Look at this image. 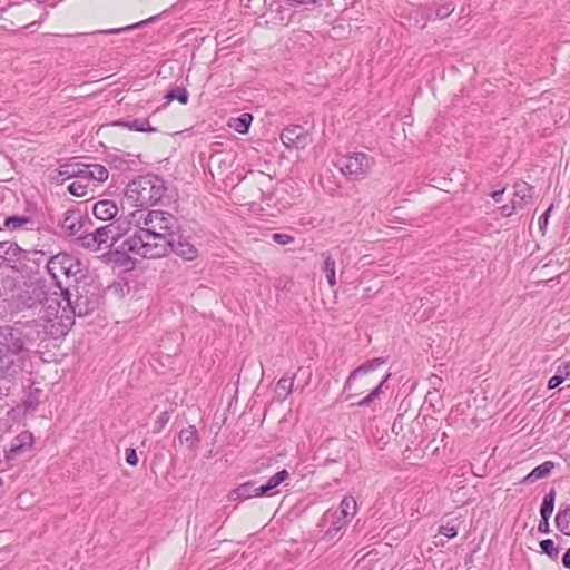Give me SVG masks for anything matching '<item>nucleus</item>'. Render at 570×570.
<instances>
[{
  "instance_id": "1",
  "label": "nucleus",
  "mask_w": 570,
  "mask_h": 570,
  "mask_svg": "<svg viewBox=\"0 0 570 570\" xmlns=\"http://www.w3.org/2000/svg\"><path fill=\"white\" fill-rule=\"evenodd\" d=\"M122 224L127 230L119 249L148 259L169 254L174 232L178 229L176 217L158 209H136L122 218Z\"/></svg>"
},
{
  "instance_id": "2",
  "label": "nucleus",
  "mask_w": 570,
  "mask_h": 570,
  "mask_svg": "<svg viewBox=\"0 0 570 570\" xmlns=\"http://www.w3.org/2000/svg\"><path fill=\"white\" fill-rule=\"evenodd\" d=\"M163 180L155 175L139 176L127 184L125 196L139 207L157 204L164 196Z\"/></svg>"
},
{
  "instance_id": "3",
  "label": "nucleus",
  "mask_w": 570,
  "mask_h": 570,
  "mask_svg": "<svg viewBox=\"0 0 570 570\" xmlns=\"http://www.w3.org/2000/svg\"><path fill=\"white\" fill-rule=\"evenodd\" d=\"M122 218L116 223L97 228L94 233L86 234L77 239L79 246L91 252L100 250L104 247L111 246L121 237H126Z\"/></svg>"
},
{
  "instance_id": "4",
  "label": "nucleus",
  "mask_w": 570,
  "mask_h": 570,
  "mask_svg": "<svg viewBox=\"0 0 570 570\" xmlns=\"http://www.w3.org/2000/svg\"><path fill=\"white\" fill-rule=\"evenodd\" d=\"M334 165L348 179L360 180L367 176L374 160L367 154L357 151L340 156Z\"/></svg>"
},
{
  "instance_id": "5",
  "label": "nucleus",
  "mask_w": 570,
  "mask_h": 570,
  "mask_svg": "<svg viewBox=\"0 0 570 570\" xmlns=\"http://www.w3.org/2000/svg\"><path fill=\"white\" fill-rule=\"evenodd\" d=\"M72 293L69 288L62 289L61 296L66 306L63 312L69 309L70 313L78 316L87 315L94 307L88 296L79 293L78 288Z\"/></svg>"
},
{
  "instance_id": "6",
  "label": "nucleus",
  "mask_w": 570,
  "mask_h": 570,
  "mask_svg": "<svg viewBox=\"0 0 570 570\" xmlns=\"http://www.w3.org/2000/svg\"><path fill=\"white\" fill-rule=\"evenodd\" d=\"M281 140L287 149L305 148L311 142L308 132L298 125L285 128L281 134Z\"/></svg>"
},
{
  "instance_id": "7",
  "label": "nucleus",
  "mask_w": 570,
  "mask_h": 570,
  "mask_svg": "<svg viewBox=\"0 0 570 570\" xmlns=\"http://www.w3.org/2000/svg\"><path fill=\"white\" fill-rule=\"evenodd\" d=\"M23 366V356L7 352L0 347V376L11 377L21 371Z\"/></svg>"
},
{
  "instance_id": "8",
  "label": "nucleus",
  "mask_w": 570,
  "mask_h": 570,
  "mask_svg": "<svg viewBox=\"0 0 570 570\" xmlns=\"http://www.w3.org/2000/svg\"><path fill=\"white\" fill-rule=\"evenodd\" d=\"M26 257L23 250L17 243L11 240L0 242V266L21 262Z\"/></svg>"
},
{
  "instance_id": "9",
  "label": "nucleus",
  "mask_w": 570,
  "mask_h": 570,
  "mask_svg": "<svg viewBox=\"0 0 570 570\" xmlns=\"http://www.w3.org/2000/svg\"><path fill=\"white\" fill-rule=\"evenodd\" d=\"M357 511L356 500L353 497H345L340 503L338 510L333 514V521L342 522L345 527Z\"/></svg>"
},
{
  "instance_id": "10",
  "label": "nucleus",
  "mask_w": 570,
  "mask_h": 570,
  "mask_svg": "<svg viewBox=\"0 0 570 570\" xmlns=\"http://www.w3.org/2000/svg\"><path fill=\"white\" fill-rule=\"evenodd\" d=\"M170 252H174L188 261L194 259L197 255V249L195 248V246L189 240L181 238V236L177 234V229L174 232L173 235V242L170 245L169 253Z\"/></svg>"
},
{
  "instance_id": "11",
  "label": "nucleus",
  "mask_w": 570,
  "mask_h": 570,
  "mask_svg": "<svg viewBox=\"0 0 570 570\" xmlns=\"http://www.w3.org/2000/svg\"><path fill=\"white\" fill-rule=\"evenodd\" d=\"M24 344L26 342L22 332L18 328H12L4 336V341L0 342V347H4L9 353L22 355Z\"/></svg>"
},
{
  "instance_id": "12",
  "label": "nucleus",
  "mask_w": 570,
  "mask_h": 570,
  "mask_svg": "<svg viewBox=\"0 0 570 570\" xmlns=\"http://www.w3.org/2000/svg\"><path fill=\"white\" fill-rule=\"evenodd\" d=\"M119 209L117 204L110 199H101L94 204L92 213L100 220H109L117 216Z\"/></svg>"
},
{
  "instance_id": "13",
  "label": "nucleus",
  "mask_w": 570,
  "mask_h": 570,
  "mask_svg": "<svg viewBox=\"0 0 570 570\" xmlns=\"http://www.w3.org/2000/svg\"><path fill=\"white\" fill-rule=\"evenodd\" d=\"M61 259H62V276H66L67 278H75L77 279L80 275H82V268L81 263L78 258L75 256L61 253Z\"/></svg>"
},
{
  "instance_id": "14",
  "label": "nucleus",
  "mask_w": 570,
  "mask_h": 570,
  "mask_svg": "<svg viewBox=\"0 0 570 570\" xmlns=\"http://www.w3.org/2000/svg\"><path fill=\"white\" fill-rule=\"evenodd\" d=\"M383 363H384V360L381 358V357H376V358H373V360H370V361L363 363L361 366H358L353 372H351V374L348 375V377H347V380L345 382L344 390H351L353 381L357 376L366 374V373H368L371 371L376 370Z\"/></svg>"
},
{
  "instance_id": "15",
  "label": "nucleus",
  "mask_w": 570,
  "mask_h": 570,
  "mask_svg": "<svg viewBox=\"0 0 570 570\" xmlns=\"http://www.w3.org/2000/svg\"><path fill=\"white\" fill-rule=\"evenodd\" d=\"M82 168H83V166H81L79 164H63V165L59 166L53 178L61 183H63L66 179L73 178V177L83 179L82 178V175H83Z\"/></svg>"
},
{
  "instance_id": "16",
  "label": "nucleus",
  "mask_w": 570,
  "mask_h": 570,
  "mask_svg": "<svg viewBox=\"0 0 570 570\" xmlns=\"http://www.w3.org/2000/svg\"><path fill=\"white\" fill-rule=\"evenodd\" d=\"M62 229H65L69 235H75L82 227V217L77 210H68L65 213L62 223Z\"/></svg>"
},
{
  "instance_id": "17",
  "label": "nucleus",
  "mask_w": 570,
  "mask_h": 570,
  "mask_svg": "<svg viewBox=\"0 0 570 570\" xmlns=\"http://www.w3.org/2000/svg\"><path fill=\"white\" fill-rule=\"evenodd\" d=\"M82 170V178L86 179V181L96 180L98 183H104L109 176L107 168L98 164L83 166Z\"/></svg>"
},
{
  "instance_id": "18",
  "label": "nucleus",
  "mask_w": 570,
  "mask_h": 570,
  "mask_svg": "<svg viewBox=\"0 0 570 570\" xmlns=\"http://www.w3.org/2000/svg\"><path fill=\"white\" fill-rule=\"evenodd\" d=\"M553 468L554 463L552 461H544L542 464L538 465L530 473H528L522 479L521 483H533L540 479L548 478Z\"/></svg>"
},
{
  "instance_id": "19",
  "label": "nucleus",
  "mask_w": 570,
  "mask_h": 570,
  "mask_svg": "<svg viewBox=\"0 0 570 570\" xmlns=\"http://www.w3.org/2000/svg\"><path fill=\"white\" fill-rule=\"evenodd\" d=\"M288 476H289V473L287 472V470H282V471L277 472L276 474L271 476L265 484L257 487L255 489V495L262 497V495L268 494L269 491H272L273 489L278 487Z\"/></svg>"
},
{
  "instance_id": "20",
  "label": "nucleus",
  "mask_w": 570,
  "mask_h": 570,
  "mask_svg": "<svg viewBox=\"0 0 570 570\" xmlns=\"http://www.w3.org/2000/svg\"><path fill=\"white\" fill-rule=\"evenodd\" d=\"M112 126L128 128L134 131L156 132L157 129L151 127L148 119H134L130 121L117 120Z\"/></svg>"
},
{
  "instance_id": "21",
  "label": "nucleus",
  "mask_w": 570,
  "mask_h": 570,
  "mask_svg": "<svg viewBox=\"0 0 570 570\" xmlns=\"http://www.w3.org/2000/svg\"><path fill=\"white\" fill-rule=\"evenodd\" d=\"M33 445V435L29 431L21 432L16 439L10 450V456L13 458Z\"/></svg>"
},
{
  "instance_id": "22",
  "label": "nucleus",
  "mask_w": 570,
  "mask_h": 570,
  "mask_svg": "<svg viewBox=\"0 0 570 570\" xmlns=\"http://www.w3.org/2000/svg\"><path fill=\"white\" fill-rule=\"evenodd\" d=\"M256 488L257 487H255L254 482H245V483L240 484L239 487H237L236 489L230 491L229 499L233 501H236V500H244V499H248L252 497H256L255 495Z\"/></svg>"
},
{
  "instance_id": "23",
  "label": "nucleus",
  "mask_w": 570,
  "mask_h": 570,
  "mask_svg": "<svg viewBox=\"0 0 570 570\" xmlns=\"http://www.w3.org/2000/svg\"><path fill=\"white\" fill-rule=\"evenodd\" d=\"M178 440L181 444H185L187 449H194L199 442V436L196 428L190 425L186 429H183L179 432Z\"/></svg>"
},
{
  "instance_id": "24",
  "label": "nucleus",
  "mask_w": 570,
  "mask_h": 570,
  "mask_svg": "<svg viewBox=\"0 0 570 570\" xmlns=\"http://www.w3.org/2000/svg\"><path fill=\"white\" fill-rule=\"evenodd\" d=\"M554 522L560 532L570 535V505L558 511Z\"/></svg>"
},
{
  "instance_id": "25",
  "label": "nucleus",
  "mask_w": 570,
  "mask_h": 570,
  "mask_svg": "<svg viewBox=\"0 0 570 570\" xmlns=\"http://www.w3.org/2000/svg\"><path fill=\"white\" fill-rule=\"evenodd\" d=\"M252 121L253 116L250 114L244 112L239 117L232 118L229 121V127L239 134H246Z\"/></svg>"
},
{
  "instance_id": "26",
  "label": "nucleus",
  "mask_w": 570,
  "mask_h": 570,
  "mask_svg": "<svg viewBox=\"0 0 570 570\" xmlns=\"http://www.w3.org/2000/svg\"><path fill=\"white\" fill-rule=\"evenodd\" d=\"M48 273L52 276L53 279L59 284V277L62 276V259L61 253L52 256L47 263Z\"/></svg>"
},
{
  "instance_id": "27",
  "label": "nucleus",
  "mask_w": 570,
  "mask_h": 570,
  "mask_svg": "<svg viewBox=\"0 0 570 570\" xmlns=\"http://www.w3.org/2000/svg\"><path fill=\"white\" fill-rule=\"evenodd\" d=\"M324 257V266L323 271L326 275L328 285L334 287L336 285V276H335V261L332 258L330 254H323Z\"/></svg>"
},
{
  "instance_id": "28",
  "label": "nucleus",
  "mask_w": 570,
  "mask_h": 570,
  "mask_svg": "<svg viewBox=\"0 0 570 570\" xmlns=\"http://www.w3.org/2000/svg\"><path fill=\"white\" fill-rule=\"evenodd\" d=\"M554 499H556L554 490H551L549 493H547L544 495L541 508H540L541 518L546 519V518L551 517V514L553 512V508H554Z\"/></svg>"
},
{
  "instance_id": "29",
  "label": "nucleus",
  "mask_w": 570,
  "mask_h": 570,
  "mask_svg": "<svg viewBox=\"0 0 570 570\" xmlns=\"http://www.w3.org/2000/svg\"><path fill=\"white\" fill-rule=\"evenodd\" d=\"M531 191L532 187L525 181L514 184V197L519 198L517 203H520V205L531 198Z\"/></svg>"
},
{
  "instance_id": "30",
  "label": "nucleus",
  "mask_w": 570,
  "mask_h": 570,
  "mask_svg": "<svg viewBox=\"0 0 570 570\" xmlns=\"http://www.w3.org/2000/svg\"><path fill=\"white\" fill-rule=\"evenodd\" d=\"M89 189V181H86V179L77 178V180L72 181L68 186V190L70 194L77 197H82L87 195Z\"/></svg>"
},
{
  "instance_id": "31",
  "label": "nucleus",
  "mask_w": 570,
  "mask_h": 570,
  "mask_svg": "<svg viewBox=\"0 0 570 570\" xmlns=\"http://www.w3.org/2000/svg\"><path fill=\"white\" fill-rule=\"evenodd\" d=\"M188 97H189L188 91L183 87H176V88L169 90L165 96V98L168 101L178 100L179 102H181L184 105L187 104Z\"/></svg>"
},
{
  "instance_id": "32",
  "label": "nucleus",
  "mask_w": 570,
  "mask_h": 570,
  "mask_svg": "<svg viewBox=\"0 0 570 570\" xmlns=\"http://www.w3.org/2000/svg\"><path fill=\"white\" fill-rule=\"evenodd\" d=\"M30 223V218L27 216H11L6 218L4 226L10 230H16Z\"/></svg>"
},
{
  "instance_id": "33",
  "label": "nucleus",
  "mask_w": 570,
  "mask_h": 570,
  "mask_svg": "<svg viewBox=\"0 0 570 570\" xmlns=\"http://www.w3.org/2000/svg\"><path fill=\"white\" fill-rule=\"evenodd\" d=\"M389 374L382 380V382L367 395L365 396L364 399L360 400L356 404L358 406H366L368 405L374 399H376L380 393L382 392V386L384 385V383L386 382V380L389 379Z\"/></svg>"
},
{
  "instance_id": "34",
  "label": "nucleus",
  "mask_w": 570,
  "mask_h": 570,
  "mask_svg": "<svg viewBox=\"0 0 570 570\" xmlns=\"http://www.w3.org/2000/svg\"><path fill=\"white\" fill-rule=\"evenodd\" d=\"M540 548L550 558L556 559L558 557L559 550H558V548L556 547L554 542L551 539L542 540L540 542Z\"/></svg>"
},
{
  "instance_id": "35",
  "label": "nucleus",
  "mask_w": 570,
  "mask_h": 570,
  "mask_svg": "<svg viewBox=\"0 0 570 570\" xmlns=\"http://www.w3.org/2000/svg\"><path fill=\"white\" fill-rule=\"evenodd\" d=\"M169 420H170L169 412H167V411L161 412L154 423L153 432L159 433L166 426V424L169 422Z\"/></svg>"
},
{
  "instance_id": "36",
  "label": "nucleus",
  "mask_w": 570,
  "mask_h": 570,
  "mask_svg": "<svg viewBox=\"0 0 570 570\" xmlns=\"http://www.w3.org/2000/svg\"><path fill=\"white\" fill-rule=\"evenodd\" d=\"M454 11V4L449 2L441 4L435 10V18L438 19H444L449 17Z\"/></svg>"
},
{
  "instance_id": "37",
  "label": "nucleus",
  "mask_w": 570,
  "mask_h": 570,
  "mask_svg": "<svg viewBox=\"0 0 570 570\" xmlns=\"http://www.w3.org/2000/svg\"><path fill=\"white\" fill-rule=\"evenodd\" d=\"M344 527H342V522H338V521H333L332 520V523L330 525V528L326 530L325 532V538L331 541L333 539H335V537L338 534V532L343 529Z\"/></svg>"
},
{
  "instance_id": "38",
  "label": "nucleus",
  "mask_w": 570,
  "mask_h": 570,
  "mask_svg": "<svg viewBox=\"0 0 570 570\" xmlns=\"http://www.w3.org/2000/svg\"><path fill=\"white\" fill-rule=\"evenodd\" d=\"M272 238L275 243H277L279 245H287L294 240L293 236H291L288 234H281V233L273 234Z\"/></svg>"
},
{
  "instance_id": "39",
  "label": "nucleus",
  "mask_w": 570,
  "mask_h": 570,
  "mask_svg": "<svg viewBox=\"0 0 570 570\" xmlns=\"http://www.w3.org/2000/svg\"><path fill=\"white\" fill-rule=\"evenodd\" d=\"M292 387H293V381L289 379L283 377L277 382V389L282 390L285 395H288L291 393Z\"/></svg>"
},
{
  "instance_id": "40",
  "label": "nucleus",
  "mask_w": 570,
  "mask_h": 570,
  "mask_svg": "<svg viewBox=\"0 0 570 570\" xmlns=\"http://www.w3.org/2000/svg\"><path fill=\"white\" fill-rule=\"evenodd\" d=\"M439 532L449 539H452L458 534L456 528L449 523L445 525H441Z\"/></svg>"
},
{
  "instance_id": "41",
  "label": "nucleus",
  "mask_w": 570,
  "mask_h": 570,
  "mask_svg": "<svg viewBox=\"0 0 570 570\" xmlns=\"http://www.w3.org/2000/svg\"><path fill=\"white\" fill-rule=\"evenodd\" d=\"M551 209H552V205L539 218V228L542 233L546 232V228L548 226Z\"/></svg>"
},
{
  "instance_id": "42",
  "label": "nucleus",
  "mask_w": 570,
  "mask_h": 570,
  "mask_svg": "<svg viewBox=\"0 0 570 570\" xmlns=\"http://www.w3.org/2000/svg\"><path fill=\"white\" fill-rule=\"evenodd\" d=\"M517 206H520V203H517V200H512L511 205H504L500 208L502 216L508 217L511 216L517 208Z\"/></svg>"
},
{
  "instance_id": "43",
  "label": "nucleus",
  "mask_w": 570,
  "mask_h": 570,
  "mask_svg": "<svg viewBox=\"0 0 570 570\" xmlns=\"http://www.w3.org/2000/svg\"><path fill=\"white\" fill-rule=\"evenodd\" d=\"M126 462L130 465H136L138 463V455L135 449L129 448L126 450Z\"/></svg>"
},
{
  "instance_id": "44",
  "label": "nucleus",
  "mask_w": 570,
  "mask_h": 570,
  "mask_svg": "<svg viewBox=\"0 0 570 570\" xmlns=\"http://www.w3.org/2000/svg\"><path fill=\"white\" fill-rule=\"evenodd\" d=\"M563 381H564V376L559 375V374H556V375H553V376L549 380V382H548V387H549V389H554V387H557L558 385H560Z\"/></svg>"
},
{
  "instance_id": "45",
  "label": "nucleus",
  "mask_w": 570,
  "mask_h": 570,
  "mask_svg": "<svg viewBox=\"0 0 570 570\" xmlns=\"http://www.w3.org/2000/svg\"><path fill=\"white\" fill-rule=\"evenodd\" d=\"M549 519L550 518H541L540 522H539V525H538V530L541 532V533H548L550 531L549 529Z\"/></svg>"
},
{
  "instance_id": "46",
  "label": "nucleus",
  "mask_w": 570,
  "mask_h": 570,
  "mask_svg": "<svg viewBox=\"0 0 570 570\" xmlns=\"http://www.w3.org/2000/svg\"><path fill=\"white\" fill-rule=\"evenodd\" d=\"M292 6L314 4L317 0H286Z\"/></svg>"
},
{
  "instance_id": "47",
  "label": "nucleus",
  "mask_w": 570,
  "mask_h": 570,
  "mask_svg": "<svg viewBox=\"0 0 570 570\" xmlns=\"http://www.w3.org/2000/svg\"><path fill=\"white\" fill-rule=\"evenodd\" d=\"M562 564L570 569V548L564 552L562 557Z\"/></svg>"
},
{
  "instance_id": "48",
  "label": "nucleus",
  "mask_w": 570,
  "mask_h": 570,
  "mask_svg": "<svg viewBox=\"0 0 570 570\" xmlns=\"http://www.w3.org/2000/svg\"><path fill=\"white\" fill-rule=\"evenodd\" d=\"M504 190H505L504 188H502V189H500V190H495V191H493V193L491 194V197H492L497 203H499V202H501V198H502V195H503Z\"/></svg>"
},
{
  "instance_id": "49",
  "label": "nucleus",
  "mask_w": 570,
  "mask_h": 570,
  "mask_svg": "<svg viewBox=\"0 0 570 570\" xmlns=\"http://www.w3.org/2000/svg\"><path fill=\"white\" fill-rule=\"evenodd\" d=\"M9 4L0 1V12L4 11Z\"/></svg>"
},
{
  "instance_id": "50",
  "label": "nucleus",
  "mask_w": 570,
  "mask_h": 570,
  "mask_svg": "<svg viewBox=\"0 0 570 570\" xmlns=\"http://www.w3.org/2000/svg\"><path fill=\"white\" fill-rule=\"evenodd\" d=\"M37 23H38L37 21H32V22L29 24V27H32V26H35V24H37ZM26 28H28V26H27Z\"/></svg>"
},
{
  "instance_id": "51",
  "label": "nucleus",
  "mask_w": 570,
  "mask_h": 570,
  "mask_svg": "<svg viewBox=\"0 0 570 570\" xmlns=\"http://www.w3.org/2000/svg\"><path fill=\"white\" fill-rule=\"evenodd\" d=\"M120 29L111 30L110 32H119Z\"/></svg>"
},
{
  "instance_id": "52",
  "label": "nucleus",
  "mask_w": 570,
  "mask_h": 570,
  "mask_svg": "<svg viewBox=\"0 0 570 570\" xmlns=\"http://www.w3.org/2000/svg\"><path fill=\"white\" fill-rule=\"evenodd\" d=\"M3 484V480L0 478V487Z\"/></svg>"
}]
</instances>
